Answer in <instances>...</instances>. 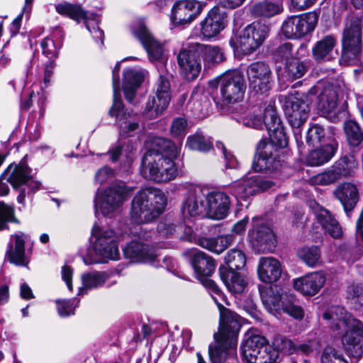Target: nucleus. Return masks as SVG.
I'll return each instance as SVG.
<instances>
[{
	"instance_id": "nucleus-6",
	"label": "nucleus",
	"mask_w": 363,
	"mask_h": 363,
	"mask_svg": "<svg viewBox=\"0 0 363 363\" xmlns=\"http://www.w3.org/2000/svg\"><path fill=\"white\" fill-rule=\"evenodd\" d=\"M133 189L116 181L103 190L97 189L94 199L96 213L99 209L104 216H112L126 201Z\"/></svg>"
},
{
	"instance_id": "nucleus-17",
	"label": "nucleus",
	"mask_w": 363,
	"mask_h": 363,
	"mask_svg": "<svg viewBox=\"0 0 363 363\" xmlns=\"http://www.w3.org/2000/svg\"><path fill=\"white\" fill-rule=\"evenodd\" d=\"M220 94L225 104H233L241 101L246 90L243 75L238 71L225 74L220 79Z\"/></svg>"
},
{
	"instance_id": "nucleus-64",
	"label": "nucleus",
	"mask_w": 363,
	"mask_h": 363,
	"mask_svg": "<svg viewBox=\"0 0 363 363\" xmlns=\"http://www.w3.org/2000/svg\"><path fill=\"white\" fill-rule=\"evenodd\" d=\"M114 175V170L107 166H105L96 172L94 181L99 185H102L113 179Z\"/></svg>"
},
{
	"instance_id": "nucleus-19",
	"label": "nucleus",
	"mask_w": 363,
	"mask_h": 363,
	"mask_svg": "<svg viewBox=\"0 0 363 363\" xmlns=\"http://www.w3.org/2000/svg\"><path fill=\"white\" fill-rule=\"evenodd\" d=\"M274 184L272 182L263 179L259 176H252L234 182L230 191L240 203V200L246 201L250 196L270 189Z\"/></svg>"
},
{
	"instance_id": "nucleus-48",
	"label": "nucleus",
	"mask_w": 363,
	"mask_h": 363,
	"mask_svg": "<svg viewBox=\"0 0 363 363\" xmlns=\"http://www.w3.org/2000/svg\"><path fill=\"white\" fill-rule=\"evenodd\" d=\"M345 131L350 145L357 147L363 141V133L355 121L352 120L346 121Z\"/></svg>"
},
{
	"instance_id": "nucleus-2",
	"label": "nucleus",
	"mask_w": 363,
	"mask_h": 363,
	"mask_svg": "<svg viewBox=\"0 0 363 363\" xmlns=\"http://www.w3.org/2000/svg\"><path fill=\"white\" fill-rule=\"evenodd\" d=\"M157 149L147 150L141 164L142 176L157 183L168 182L178 175L174 160L177 157L178 148L174 143L165 138L155 140Z\"/></svg>"
},
{
	"instance_id": "nucleus-14",
	"label": "nucleus",
	"mask_w": 363,
	"mask_h": 363,
	"mask_svg": "<svg viewBox=\"0 0 363 363\" xmlns=\"http://www.w3.org/2000/svg\"><path fill=\"white\" fill-rule=\"evenodd\" d=\"M91 235L95 238L94 250L96 255L110 259L118 258L119 238L112 229L95 225L91 230Z\"/></svg>"
},
{
	"instance_id": "nucleus-42",
	"label": "nucleus",
	"mask_w": 363,
	"mask_h": 363,
	"mask_svg": "<svg viewBox=\"0 0 363 363\" xmlns=\"http://www.w3.org/2000/svg\"><path fill=\"white\" fill-rule=\"evenodd\" d=\"M336 45V39L333 35H326L318 40L312 49L313 58L317 61L327 58Z\"/></svg>"
},
{
	"instance_id": "nucleus-9",
	"label": "nucleus",
	"mask_w": 363,
	"mask_h": 363,
	"mask_svg": "<svg viewBox=\"0 0 363 363\" xmlns=\"http://www.w3.org/2000/svg\"><path fill=\"white\" fill-rule=\"evenodd\" d=\"M269 32V26L259 21H255L235 33L231 38L230 44L235 52L250 55L262 45Z\"/></svg>"
},
{
	"instance_id": "nucleus-33",
	"label": "nucleus",
	"mask_w": 363,
	"mask_h": 363,
	"mask_svg": "<svg viewBox=\"0 0 363 363\" xmlns=\"http://www.w3.org/2000/svg\"><path fill=\"white\" fill-rule=\"evenodd\" d=\"M159 78L155 85V94L157 99L160 101L159 108L162 109L166 105H169L171 100L170 80L172 74L166 70L164 63L157 67Z\"/></svg>"
},
{
	"instance_id": "nucleus-59",
	"label": "nucleus",
	"mask_w": 363,
	"mask_h": 363,
	"mask_svg": "<svg viewBox=\"0 0 363 363\" xmlns=\"http://www.w3.org/2000/svg\"><path fill=\"white\" fill-rule=\"evenodd\" d=\"M188 133L187 121L182 117L173 120L171 126V133L174 138H183Z\"/></svg>"
},
{
	"instance_id": "nucleus-45",
	"label": "nucleus",
	"mask_w": 363,
	"mask_h": 363,
	"mask_svg": "<svg viewBox=\"0 0 363 363\" xmlns=\"http://www.w3.org/2000/svg\"><path fill=\"white\" fill-rule=\"evenodd\" d=\"M216 152L217 150L218 152L223 155L225 162V167L227 168H236L238 166V162L235 156L227 150L224 145L220 142H217L216 144V148L213 147L212 138H208L206 140V153L211 150Z\"/></svg>"
},
{
	"instance_id": "nucleus-18",
	"label": "nucleus",
	"mask_w": 363,
	"mask_h": 363,
	"mask_svg": "<svg viewBox=\"0 0 363 363\" xmlns=\"http://www.w3.org/2000/svg\"><path fill=\"white\" fill-rule=\"evenodd\" d=\"M248 235L252 247L259 252H271L276 247V238L270 227L259 218H254Z\"/></svg>"
},
{
	"instance_id": "nucleus-54",
	"label": "nucleus",
	"mask_w": 363,
	"mask_h": 363,
	"mask_svg": "<svg viewBox=\"0 0 363 363\" xmlns=\"http://www.w3.org/2000/svg\"><path fill=\"white\" fill-rule=\"evenodd\" d=\"M160 104V101L157 99L156 94L155 96H149L145 110L143 113V115L150 119L158 117L168 106V105H166L163 108L160 109L159 108Z\"/></svg>"
},
{
	"instance_id": "nucleus-24",
	"label": "nucleus",
	"mask_w": 363,
	"mask_h": 363,
	"mask_svg": "<svg viewBox=\"0 0 363 363\" xmlns=\"http://www.w3.org/2000/svg\"><path fill=\"white\" fill-rule=\"evenodd\" d=\"M28 236L18 232L11 236L5 254V259L18 266H26L30 260L25 251V242Z\"/></svg>"
},
{
	"instance_id": "nucleus-11",
	"label": "nucleus",
	"mask_w": 363,
	"mask_h": 363,
	"mask_svg": "<svg viewBox=\"0 0 363 363\" xmlns=\"http://www.w3.org/2000/svg\"><path fill=\"white\" fill-rule=\"evenodd\" d=\"M341 60L345 65H355L359 61L362 50V23L358 18L351 19L342 35Z\"/></svg>"
},
{
	"instance_id": "nucleus-58",
	"label": "nucleus",
	"mask_w": 363,
	"mask_h": 363,
	"mask_svg": "<svg viewBox=\"0 0 363 363\" xmlns=\"http://www.w3.org/2000/svg\"><path fill=\"white\" fill-rule=\"evenodd\" d=\"M340 179L335 170L330 169L318 174L310 179L311 183L315 185H329Z\"/></svg>"
},
{
	"instance_id": "nucleus-63",
	"label": "nucleus",
	"mask_w": 363,
	"mask_h": 363,
	"mask_svg": "<svg viewBox=\"0 0 363 363\" xmlns=\"http://www.w3.org/2000/svg\"><path fill=\"white\" fill-rule=\"evenodd\" d=\"M186 146L194 150L202 151L204 150V137L202 131L197 132L187 138Z\"/></svg>"
},
{
	"instance_id": "nucleus-3",
	"label": "nucleus",
	"mask_w": 363,
	"mask_h": 363,
	"mask_svg": "<svg viewBox=\"0 0 363 363\" xmlns=\"http://www.w3.org/2000/svg\"><path fill=\"white\" fill-rule=\"evenodd\" d=\"M242 123L247 127L262 129L264 126L269 133V140H261L259 143L272 144L280 150L286 147L288 139L277 114L274 104L271 102L263 109L257 104L250 107L242 118Z\"/></svg>"
},
{
	"instance_id": "nucleus-47",
	"label": "nucleus",
	"mask_w": 363,
	"mask_h": 363,
	"mask_svg": "<svg viewBox=\"0 0 363 363\" xmlns=\"http://www.w3.org/2000/svg\"><path fill=\"white\" fill-rule=\"evenodd\" d=\"M191 257V264L194 277L202 285H204V254L198 250H192Z\"/></svg>"
},
{
	"instance_id": "nucleus-39",
	"label": "nucleus",
	"mask_w": 363,
	"mask_h": 363,
	"mask_svg": "<svg viewBox=\"0 0 363 363\" xmlns=\"http://www.w3.org/2000/svg\"><path fill=\"white\" fill-rule=\"evenodd\" d=\"M276 344L279 350L289 353L296 352L309 354L318 349V342L314 340L296 345L291 340L281 337L277 340Z\"/></svg>"
},
{
	"instance_id": "nucleus-10",
	"label": "nucleus",
	"mask_w": 363,
	"mask_h": 363,
	"mask_svg": "<svg viewBox=\"0 0 363 363\" xmlns=\"http://www.w3.org/2000/svg\"><path fill=\"white\" fill-rule=\"evenodd\" d=\"M55 9L58 13L68 16L77 22L83 21L94 40L96 43L100 42L101 45L104 43V33L99 27L100 19L96 13L85 11L79 4L68 2L58 4Z\"/></svg>"
},
{
	"instance_id": "nucleus-30",
	"label": "nucleus",
	"mask_w": 363,
	"mask_h": 363,
	"mask_svg": "<svg viewBox=\"0 0 363 363\" xmlns=\"http://www.w3.org/2000/svg\"><path fill=\"white\" fill-rule=\"evenodd\" d=\"M203 196L201 186L190 189L182 207L183 216L184 217L199 216L203 211Z\"/></svg>"
},
{
	"instance_id": "nucleus-27",
	"label": "nucleus",
	"mask_w": 363,
	"mask_h": 363,
	"mask_svg": "<svg viewBox=\"0 0 363 363\" xmlns=\"http://www.w3.org/2000/svg\"><path fill=\"white\" fill-rule=\"evenodd\" d=\"M325 277L321 272L308 273L294 280V289L304 296L317 294L325 282Z\"/></svg>"
},
{
	"instance_id": "nucleus-36",
	"label": "nucleus",
	"mask_w": 363,
	"mask_h": 363,
	"mask_svg": "<svg viewBox=\"0 0 363 363\" xmlns=\"http://www.w3.org/2000/svg\"><path fill=\"white\" fill-rule=\"evenodd\" d=\"M337 148L336 141L311 151L306 157V162L310 166H320L328 162L335 155Z\"/></svg>"
},
{
	"instance_id": "nucleus-62",
	"label": "nucleus",
	"mask_w": 363,
	"mask_h": 363,
	"mask_svg": "<svg viewBox=\"0 0 363 363\" xmlns=\"http://www.w3.org/2000/svg\"><path fill=\"white\" fill-rule=\"evenodd\" d=\"M133 150V147L132 145H127L126 148L124 149L123 146L121 144H117L115 147H112L108 154L110 155V159L112 162H117L120 157V156L123 154L125 155L127 159H131V152Z\"/></svg>"
},
{
	"instance_id": "nucleus-7",
	"label": "nucleus",
	"mask_w": 363,
	"mask_h": 363,
	"mask_svg": "<svg viewBox=\"0 0 363 363\" xmlns=\"http://www.w3.org/2000/svg\"><path fill=\"white\" fill-rule=\"evenodd\" d=\"M31 169L25 162L18 164H11L1 174V179H5L14 189H20L17 196L19 203L24 204L26 196L38 191L41 183L33 179Z\"/></svg>"
},
{
	"instance_id": "nucleus-44",
	"label": "nucleus",
	"mask_w": 363,
	"mask_h": 363,
	"mask_svg": "<svg viewBox=\"0 0 363 363\" xmlns=\"http://www.w3.org/2000/svg\"><path fill=\"white\" fill-rule=\"evenodd\" d=\"M107 275L104 272H91L82 275V289L79 294H82L84 291L97 289L102 286L107 280Z\"/></svg>"
},
{
	"instance_id": "nucleus-28",
	"label": "nucleus",
	"mask_w": 363,
	"mask_h": 363,
	"mask_svg": "<svg viewBox=\"0 0 363 363\" xmlns=\"http://www.w3.org/2000/svg\"><path fill=\"white\" fill-rule=\"evenodd\" d=\"M282 272L280 262L272 257H262L257 264V274L260 281L271 284L278 281Z\"/></svg>"
},
{
	"instance_id": "nucleus-20",
	"label": "nucleus",
	"mask_w": 363,
	"mask_h": 363,
	"mask_svg": "<svg viewBox=\"0 0 363 363\" xmlns=\"http://www.w3.org/2000/svg\"><path fill=\"white\" fill-rule=\"evenodd\" d=\"M202 4L196 0L176 1L172 7L170 21L175 26H187L202 11Z\"/></svg>"
},
{
	"instance_id": "nucleus-51",
	"label": "nucleus",
	"mask_w": 363,
	"mask_h": 363,
	"mask_svg": "<svg viewBox=\"0 0 363 363\" xmlns=\"http://www.w3.org/2000/svg\"><path fill=\"white\" fill-rule=\"evenodd\" d=\"M273 59L277 62H289L293 57V44L284 43L279 45L273 52Z\"/></svg>"
},
{
	"instance_id": "nucleus-56",
	"label": "nucleus",
	"mask_w": 363,
	"mask_h": 363,
	"mask_svg": "<svg viewBox=\"0 0 363 363\" xmlns=\"http://www.w3.org/2000/svg\"><path fill=\"white\" fill-rule=\"evenodd\" d=\"M120 69V64L118 63L113 69V101L111 108H110V113L113 115L114 109L121 106V99L120 96L119 88V75L118 72Z\"/></svg>"
},
{
	"instance_id": "nucleus-29",
	"label": "nucleus",
	"mask_w": 363,
	"mask_h": 363,
	"mask_svg": "<svg viewBox=\"0 0 363 363\" xmlns=\"http://www.w3.org/2000/svg\"><path fill=\"white\" fill-rule=\"evenodd\" d=\"M311 206L313 208L315 217L323 228L333 238H340L342 235V228L330 211L315 202L312 203Z\"/></svg>"
},
{
	"instance_id": "nucleus-8",
	"label": "nucleus",
	"mask_w": 363,
	"mask_h": 363,
	"mask_svg": "<svg viewBox=\"0 0 363 363\" xmlns=\"http://www.w3.org/2000/svg\"><path fill=\"white\" fill-rule=\"evenodd\" d=\"M241 353L245 363H275L279 357L264 337L252 333H246Z\"/></svg>"
},
{
	"instance_id": "nucleus-26",
	"label": "nucleus",
	"mask_w": 363,
	"mask_h": 363,
	"mask_svg": "<svg viewBox=\"0 0 363 363\" xmlns=\"http://www.w3.org/2000/svg\"><path fill=\"white\" fill-rule=\"evenodd\" d=\"M207 209L206 217L213 220L225 218L230 206L229 196L221 191H212L206 198Z\"/></svg>"
},
{
	"instance_id": "nucleus-52",
	"label": "nucleus",
	"mask_w": 363,
	"mask_h": 363,
	"mask_svg": "<svg viewBox=\"0 0 363 363\" xmlns=\"http://www.w3.org/2000/svg\"><path fill=\"white\" fill-rule=\"evenodd\" d=\"M325 132L323 126L318 124H313L308 130L306 143L309 145H318L325 140Z\"/></svg>"
},
{
	"instance_id": "nucleus-34",
	"label": "nucleus",
	"mask_w": 363,
	"mask_h": 363,
	"mask_svg": "<svg viewBox=\"0 0 363 363\" xmlns=\"http://www.w3.org/2000/svg\"><path fill=\"white\" fill-rule=\"evenodd\" d=\"M334 195L340 201L347 213L354 208L359 200L357 188L351 183L339 185L334 191Z\"/></svg>"
},
{
	"instance_id": "nucleus-23",
	"label": "nucleus",
	"mask_w": 363,
	"mask_h": 363,
	"mask_svg": "<svg viewBox=\"0 0 363 363\" xmlns=\"http://www.w3.org/2000/svg\"><path fill=\"white\" fill-rule=\"evenodd\" d=\"M123 254L125 258L133 262H139L150 264L155 267H160L157 260L158 255L155 250L147 245L140 242L132 241L123 248Z\"/></svg>"
},
{
	"instance_id": "nucleus-15",
	"label": "nucleus",
	"mask_w": 363,
	"mask_h": 363,
	"mask_svg": "<svg viewBox=\"0 0 363 363\" xmlns=\"http://www.w3.org/2000/svg\"><path fill=\"white\" fill-rule=\"evenodd\" d=\"M204 45L199 42L191 43L189 50L180 51L177 57L180 73L186 80H194L201 69L200 58L203 57Z\"/></svg>"
},
{
	"instance_id": "nucleus-5",
	"label": "nucleus",
	"mask_w": 363,
	"mask_h": 363,
	"mask_svg": "<svg viewBox=\"0 0 363 363\" xmlns=\"http://www.w3.org/2000/svg\"><path fill=\"white\" fill-rule=\"evenodd\" d=\"M250 94L252 106L258 104L261 110L269 103L274 102L268 97L272 86V73L268 65L263 62L251 63L247 69Z\"/></svg>"
},
{
	"instance_id": "nucleus-31",
	"label": "nucleus",
	"mask_w": 363,
	"mask_h": 363,
	"mask_svg": "<svg viewBox=\"0 0 363 363\" xmlns=\"http://www.w3.org/2000/svg\"><path fill=\"white\" fill-rule=\"evenodd\" d=\"M323 318L328 321L330 327L334 331H340L352 326L354 318L346 310L340 306L332 307L323 313Z\"/></svg>"
},
{
	"instance_id": "nucleus-46",
	"label": "nucleus",
	"mask_w": 363,
	"mask_h": 363,
	"mask_svg": "<svg viewBox=\"0 0 363 363\" xmlns=\"http://www.w3.org/2000/svg\"><path fill=\"white\" fill-rule=\"evenodd\" d=\"M298 255L308 267H316L320 262V250L317 246L304 247L298 251Z\"/></svg>"
},
{
	"instance_id": "nucleus-57",
	"label": "nucleus",
	"mask_w": 363,
	"mask_h": 363,
	"mask_svg": "<svg viewBox=\"0 0 363 363\" xmlns=\"http://www.w3.org/2000/svg\"><path fill=\"white\" fill-rule=\"evenodd\" d=\"M262 301L265 308L270 312L279 309L281 298L273 295L271 291L259 289Z\"/></svg>"
},
{
	"instance_id": "nucleus-43",
	"label": "nucleus",
	"mask_w": 363,
	"mask_h": 363,
	"mask_svg": "<svg viewBox=\"0 0 363 363\" xmlns=\"http://www.w3.org/2000/svg\"><path fill=\"white\" fill-rule=\"evenodd\" d=\"M227 268H221L223 270H232L236 272L242 269L246 265L245 254L239 249L230 250L224 257Z\"/></svg>"
},
{
	"instance_id": "nucleus-50",
	"label": "nucleus",
	"mask_w": 363,
	"mask_h": 363,
	"mask_svg": "<svg viewBox=\"0 0 363 363\" xmlns=\"http://www.w3.org/2000/svg\"><path fill=\"white\" fill-rule=\"evenodd\" d=\"M308 65L306 62L294 60L286 65L287 77L291 80L302 77L308 71Z\"/></svg>"
},
{
	"instance_id": "nucleus-38",
	"label": "nucleus",
	"mask_w": 363,
	"mask_h": 363,
	"mask_svg": "<svg viewBox=\"0 0 363 363\" xmlns=\"http://www.w3.org/2000/svg\"><path fill=\"white\" fill-rule=\"evenodd\" d=\"M283 11V0H263L251 9V13L256 17L271 18Z\"/></svg>"
},
{
	"instance_id": "nucleus-16",
	"label": "nucleus",
	"mask_w": 363,
	"mask_h": 363,
	"mask_svg": "<svg viewBox=\"0 0 363 363\" xmlns=\"http://www.w3.org/2000/svg\"><path fill=\"white\" fill-rule=\"evenodd\" d=\"M340 87L334 84L325 85L318 96V109L320 113L333 123L340 121L342 112L338 108Z\"/></svg>"
},
{
	"instance_id": "nucleus-4",
	"label": "nucleus",
	"mask_w": 363,
	"mask_h": 363,
	"mask_svg": "<svg viewBox=\"0 0 363 363\" xmlns=\"http://www.w3.org/2000/svg\"><path fill=\"white\" fill-rule=\"evenodd\" d=\"M131 205L130 216L134 223H150L164 212L167 198L160 189L146 187L137 193Z\"/></svg>"
},
{
	"instance_id": "nucleus-61",
	"label": "nucleus",
	"mask_w": 363,
	"mask_h": 363,
	"mask_svg": "<svg viewBox=\"0 0 363 363\" xmlns=\"http://www.w3.org/2000/svg\"><path fill=\"white\" fill-rule=\"evenodd\" d=\"M223 60V54L216 46L206 45V64H218Z\"/></svg>"
},
{
	"instance_id": "nucleus-41",
	"label": "nucleus",
	"mask_w": 363,
	"mask_h": 363,
	"mask_svg": "<svg viewBox=\"0 0 363 363\" xmlns=\"http://www.w3.org/2000/svg\"><path fill=\"white\" fill-rule=\"evenodd\" d=\"M359 163L352 154L346 155L340 158L333 166L339 179L352 176L358 169Z\"/></svg>"
},
{
	"instance_id": "nucleus-25",
	"label": "nucleus",
	"mask_w": 363,
	"mask_h": 363,
	"mask_svg": "<svg viewBox=\"0 0 363 363\" xmlns=\"http://www.w3.org/2000/svg\"><path fill=\"white\" fill-rule=\"evenodd\" d=\"M133 33L145 48L151 61L164 60L162 45L155 39L143 23H140Z\"/></svg>"
},
{
	"instance_id": "nucleus-35",
	"label": "nucleus",
	"mask_w": 363,
	"mask_h": 363,
	"mask_svg": "<svg viewBox=\"0 0 363 363\" xmlns=\"http://www.w3.org/2000/svg\"><path fill=\"white\" fill-rule=\"evenodd\" d=\"M225 13L218 6L213 7L206 18V40L218 35L225 28Z\"/></svg>"
},
{
	"instance_id": "nucleus-53",
	"label": "nucleus",
	"mask_w": 363,
	"mask_h": 363,
	"mask_svg": "<svg viewBox=\"0 0 363 363\" xmlns=\"http://www.w3.org/2000/svg\"><path fill=\"white\" fill-rule=\"evenodd\" d=\"M57 309L59 315L66 317L74 314V310L79 306V299L74 298L71 299L56 300Z\"/></svg>"
},
{
	"instance_id": "nucleus-1",
	"label": "nucleus",
	"mask_w": 363,
	"mask_h": 363,
	"mask_svg": "<svg viewBox=\"0 0 363 363\" xmlns=\"http://www.w3.org/2000/svg\"><path fill=\"white\" fill-rule=\"evenodd\" d=\"M206 289L220 312L219 330L214 334L215 345L209 346V358L212 363H222L226 351L237 347L241 327L240 316L224 307L223 303H228L226 296L213 280L206 278Z\"/></svg>"
},
{
	"instance_id": "nucleus-55",
	"label": "nucleus",
	"mask_w": 363,
	"mask_h": 363,
	"mask_svg": "<svg viewBox=\"0 0 363 363\" xmlns=\"http://www.w3.org/2000/svg\"><path fill=\"white\" fill-rule=\"evenodd\" d=\"M321 363H349L348 361L332 346L325 347L321 355Z\"/></svg>"
},
{
	"instance_id": "nucleus-49",
	"label": "nucleus",
	"mask_w": 363,
	"mask_h": 363,
	"mask_svg": "<svg viewBox=\"0 0 363 363\" xmlns=\"http://www.w3.org/2000/svg\"><path fill=\"white\" fill-rule=\"evenodd\" d=\"M233 241V238L230 235L218 236L206 240V249L216 254H220L230 245Z\"/></svg>"
},
{
	"instance_id": "nucleus-21",
	"label": "nucleus",
	"mask_w": 363,
	"mask_h": 363,
	"mask_svg": "<svg viewBox=\"0 0 363 363\" xmlns=\"http://www.w3.org/2000/svg\"><path fill=\"white\" fill-rule=\"evenodd\" d=\"M283 158V150L275 148L272 144L259 143L257 155L255 157L252 167L255 172L277 169L281 166Z\"/></svg>"
},
{
	"instance_id": "nucleus-12",
	"label": "nucleus",
	"mask_w": 363,
	"mask_h": 363,
	"mask_svg": "<svg viewBox=\"0 0 363 363\" xmlns=\"http://www.w3.org/2000/svg\"><path fill=\"white\" fill-rule=\"evenodd\" d=\"M318 21L316 11L288 16L282 23L281 33L288 39H300L313 32Z\"/></svg>"
},
{
	"instance_id": "nucleus-13",
	"label": "nucleus",
	"mask_w": 363,
	"mask_h": 363,
	"mask_svg": "<svg viewBox=\"0 0 363 363\" xmlns=\"http://www.w3.org/2000/svg\"><path fill=\"white\" fill-rule=\"evenodd\" d=\"M285 116L293 128L299 129L307 121L310 108L305 96L298 92L281 96Z\"/></svg>"
},
{
	"instance_id": "nucleus-60",
	"label": "nucleus",
	"mask_w": 363,
	"mask_h": 363,
	"mask_svg": "<svg viewBox=\"0 0 363 363\" xmlns=\"http://www.w3.org/2000/svg\"><path fill=\"white\" fill-rule=\"evenodd\" d=\"M43 53L49 59H53L57 57L59 46H57L53 39L47 37L41 42Z\"/></svg>"
},
{
	"instance_id": "nucleus-32",
	"label": "nucleus",
	"mask_w": 363,
	"mask_h": 363,
	"mask_svg": "<svg viewBox=\"0 0 363 363\" xmlns=\"http://www.w3.org/2000/svg\"><path fill=\"white\" fill-rule=\"evenodd\" d=\"M145 70L129 69L123 72V89L125 99L134 104L136 91L145 79Z\"/></svg>"
},
{
	"instance_id": "nucleus-40",
	"label": "nucleus",
	"mask_w": 363,
	"mask_h": 363,
	"mask_svg": "<svg viewBox=\"0 0 363 363\" xmlns=\"http://www.w3.org/2000/svg\"><path fill=\"white\" fill-rule=\"evenodd\" d=\"M113 113V115H111L110 113L109 115L117 119L120 130L122 134L130 135L131 133L138 128V121L133 119L130 113H127L123 111V105L122 102L121 106L119 108H115Z\"/></svg>"
},
{
	"instance_id": "nucleus-22",
	"label": "nucleus",
	"mask_w": 363,
	"mask_h": 363,
	"mask_svg": "<svg viewBox=\"0 0 363 363\" xmlns=\"http://www.w3.org/2000/svg\"><path fill=\"white\" fill-rule=\"evenodd\" d=\"M342 344L347 354L360 359L363 356V323L353 320L352 326L346 329L342 337Z\"/></svg>"
},
{
	"instance_id": "nucleus-37",
	"label": "nucleus",
	"mask_w": 363,
	"mask_h": 363,
	"mask_svg": "<svg viewBox=\"0 0 363 363\" xmlns=\"http://www.w3.org/2000/svg\"><path fill=\"white\" fill-rule=\"evenodd\" d=\"M220 274L223 283L231 294H240L247 287V282L240 273L220 269Z\"/></svg>"
}]
</instances>
